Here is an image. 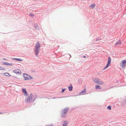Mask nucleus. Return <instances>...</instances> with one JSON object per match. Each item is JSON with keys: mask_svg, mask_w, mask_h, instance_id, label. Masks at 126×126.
<instances>
[{"mask_svg": "<svg viewBox=\"0 0 126 126\" xmlns=\"http://www.w3.org/2000/svg\"><path fill=\"white\" fill-rule=\"evenodd\" d=\"M2 113H2V112H0V114H2Z\"/></svg>", "mask_w": 126, "mask_h": 126, "instance_id": "36", "label": "nucleus"}, {"mask_svg": "<svg viewBox=\"0 0 126 126\" xmlns=\"http://www.w3.org/2000/svg\"><path fill=\"white\" fill-rule=\"evenodd\" d=\"M111 106H108V107L107 108V109H108L110 110H111Z\"/></svg>", "mask_w": 126, "mask_h": 126, "instance_id": "22", "label": "nucleus"}, {"mask_svg": "<svg viewBox=\"0 0 126 126\" xmlns=\"http://www.w3.org/2000/svg\"><path fill=\"white\" fill-rule=\"evenodd\" d=\"M23 76L25 80L33 79L32 77L26 73L23 74Z\"/></svg>", "mask_w": 126, "mask_h": 126, "instance_id": "4", "label": "nucleus"}, {"mask_svg": "<svg viewBox=\"0 0 126 126\" xmlns=\"http://www.w3.org/2000/svg\"><path fill=\"white\" fill-rule=\"evenodd\" d=\"M0 70H5V69L4 68V67H2L0 66Z\"/></svg>", "mask_w": 126, "mask_h": 126, "instance_id": "23", "label": "nucleus"}, {"mask_svg": "<svg viewBox=\"0 0 126 126\" xmlns=\"http://www.w3.org/2000/svg\"><path fill=\"white\" fill-rule=\"evenodd\" d=\"M13 59L15 60L18 61H23V60L21 59H19L17 58H13Z\"/></svg>", "mask_w": 126, "mask_h": 126, "instance_id": "14", "label": "nucleus"}, {"mask_svg": "<svg viewBox=\"0 0 126 126\" xmlns=\"http://www.w3.org/2000/svg\"><path fill=\"white\" fill-rule=\"evenodd\" d=\"M88 125L89 126H90L89 125Z\"/></svg>", "mask_w": 126, "mask_h": 126, "instance_id": "40", "label": "nucleus"}, {"mask_svg": "<svg viewBox=\"0 0 126 126\" xmlns=\"http://www.w3.org/2000/svg\"><path fill=\"white\" fill-rule=\"evenodd\" d=\"M71 86H69L68 87V88L69 89V90L70 91H72V90L73 87L72 86V85L71 84H70Z\"/></svg>", "mask_w": 126, "mask_h": 126, "instance_id": "11", "label": "nucleus"}, {"mask_svg": "<svg viewBox=\"0 0 126 126\" xmlns=\"http://www.w3.org/2000/svg\"><path fill=\"white\" fill-rule=\"evenodd\" d=\"M94 121H90V123H94Z\"/></svg>", "mask_w": 126, "mask_h": 126, "instance_id": "27", "label": "nucleus"}, {"mask_svg": "<svg viewBox=\"0 0 126 126\" xmlns=\"http://www.w3.org/2000/svg\"><path fill=\"white\" fill-rule=\"evenodd\" d=\"M98 84H99L102 85L104 84V83L102 81H99V83Z\"/></svg>", "mask_w": 126, "mask_h": 126, "instance_id": "20", "label": "nucleus"}, {"mask_svg": "<svg viewBox=\"0 0 126 126\" xmlns=\"http://www.w3.org/2000/svg\"><path fill=\"white\" fill-rule=\"evenodd\" d=\"M13 64L12 63H9L8 65H9L10 66H12Z\"/></svg>", "mask_w": 126, "mask_h": 126, "instance_id": "29", "label": "nucleus"}, {"mask_svg": "<svg viewBox=\"0 0 126 126\" xmlns=\"http://www.w3.org/2000/svg\"><path fill=\"white\" fill-rule=\"evenodd\" d=\"M2 64L3 65H8L9 63L7 62H4L2 63Z\"/></svg>", "mask_w": 126, "mask_h": 126, "instance_id": "18", "label": "nucleus"}, {"mask_svg": "<svg viewBox=\"0 0 126 126\" xmlns=\"http://www.w3.org/2000/svg\"><path fill=\"white\" fill-rule=\"evenodd\" d=\"M95 4H91L90 6V8L91 7V8L92 9H93L95 7Z\"/></svg>", "mask_w": 126, "mask_h": 126, "instance_id": "15", "label": "nucleus"}, {"mask_svg": "<svg viewBox=\"0 0 126 126\" xmlns=\"http://www.w3.org/2000/svg\"><path fill=\"white\" fill-rule=\"evenodd\" d=\"M4 74L6 76L10 77L11 76V75L8 73H4Z\"/></svg>", "mask_w": 126, "mask_h": 126, "instance_id": "17", "label": "nucleus"}, {"mask_svg": "<svg viewBox=\"0 0 126 126\" xmlns=\"http://www.w3.org/2000/svg\"><path fill=\"white\" fill-rule=\"evenodd\" d=\"M86 125H86H85V126H86V125Z\"/></svg>", "mask_w": 126, "mask_h": 126, "instance_id": "41", "label": "nucleus"}, {"mask_svg": "<svg viewBox=\"0 0 126 126\" xmlns=\"http://www.w3.org/2000/svg\"><path fill=\"white\" fill-rule=\"evenodd\" d=\"M33 72H34L35 71H33Z\"/></svg>", "mask_w": 126, "mask_h": 126, "instance_id": "38", "label": "nucleus"}, {"mask_svg": "<svg viewBox=\"0 0 126 126\" xmlns=\"http://www.w3.org/2000/svg\"><path fill=\"white\" fill-rule=\"evenodd\" d=\"M33 72H34L35 71H33Z\"/></svg>", "mask_w": 126, "mask_h": 126, "instance_id": "39", "label": "nucleus"}, {"mask_svg": "<svg viewBox=\"0 0 126 126\" xmlns=\"http://www.w3.org/2000/svg\"><path fill=\"white\" fill-rule=\"evenodd\" d=\"M83 57L84 58H85L86 57V56H83Z\"/></svg>", "mask_w": 126, "mask_h": 126, "instance_id": "34", "label": "nucleus"}, {"mask_svg": "<svg viewBox=\"0 0 126 126\" xmlns=\"http://www.w3.org/2000/svg\"><path fill=\"white\" fill-rule=\"evenodd\" d=\"M37 96V95L36 94L33 95L32 94H31L25 99V102L26 103L28 102V101L30 102V103L34 101Z\"/></svg>", "mask_w": 126, "mask_h": 126, "instance_id": "1", "label": "nucleus"}, {"mask_svg": "<svg viewBox=\"0 0 126 126\" xmlns=\"http://www.w3.org/2000/svg\"><path fill=\"white\" fill-rule=\"evenodd\" d=\"M78 82L79 84H81V82L80 80H78Z\"/></svg>", "mask_w": 126, "mask_h": 126, "instance_id": "26", "label": "nucleus"}, {"mask_svg": "<svg viewBox=\"0 0 126 126\" xmlns=\"http://www.w3.org/2000/svg\"><path fill=\"white\" fill-rule=\"evenodd\" d=\"M101 38H100L98 37L96 39V41H97L98 40H101Z\"/></svg>", "mask_w": 126, "mask_h": 126, "instance_id": "24", "label": "nucleus"}, {"mask_svg": "<svg viewBox=\"0 0 126 126\" xmlns=\"http://www.w3.org/2000/svg\"><path fill=\"white\" fill-rule=\"evenodd\" d=\"M45 126H53L52 124H51L50 125H47Z\"/></svg>", "mask_w": 126, "mask_h": 126, "instance_id": "28", "label": "nucleus"}, {"mask_svg": "<svg viewBox=\"0 0 126 126\" xmlns=\"http://www.w3.org/2000/svg\"><path fill=\"white\" fill-rule=\"evenodd\" d=\"M22 92L24 94L25 96H27L28 94L27 93V91L25 89H22Z\"/></svg>", "mask_w": 126, "mask_h": 126, "instance_id": "7", "label": "nucleus"}, {"mask_svg": "<svg viewBox=\"0 0 126 126\" xmlns=\"http://www.w3.org/2000/svg\"><path fill=\"white\" fill-rule=\"evenodd\" d=\"M116 82L117 83H118L119 82V80H117L116 81Z\"/></svg>", "mask_w": 126, "mask_h": 126, "instance_id": "31", "label": "nucleus"}, {"mask_svg": "<svg viewBox=\"0 0 126 126\" xmlns=\"http://www.w3.org/2000/svg\"><path fill=\"white\" fill-rule=\"evenodd\" d=\"M100 80L99 79H98V78H97L94 80V82L95 83L98 84L99 83V81H100Z\"/></svg>", "mask_w": 126, "mask_h": 126, "instance_id": "9", "label": "nucleus"}, {"mask_svg": "<svg viewBox=\"0 0 126 126\" xmlns=\"http://www.w3.org/2000/svg\"><path fill=\"white\" fill-rule=\"evenodd\" d=\"M126 104V99L123 101L121 103V105L122 106H124Z\"/></svg>", "mask_w": 126, "mask_h": 126, "instance_id": "16", "label": "nucleus"}, {"mask_svg": "<svg viewBox=\"0 0 126 126\" xmlns=\"http://www.w3.org/2000/svg\"><path fill=\"white\" fill-rule=\"evenodd\" d=\"M13 72L15 73L18 74L19 75H21V72L20 69H17L14 70L13 71Z\"/></svg>", "mask_w": 126, "mask_h": 126, "instance_id": "6", "label": "nucleus"}, {"mask_svg": "<svg viewBox=\"0 0 126 126\" xmlns=\"http://www.w3.org/2000/svg\"><path fill=\"white\" fill-rule=\"evenodd\" d=\"M65 90L66 89L65 88L62 89V93H63Z\"/></svg>", "mask_w": 126, "mask_h": 126, "instance_id": "21", "label": "nucleus"}, {"mask_svg": "<svg viewBox=\"0 0 126 126\" xmlns=\"http://www.w3.org/2000/svg\"><path fill=\"white\" fill-rule=\"evenodd\" d=\"M69 55H70V58L71 57V55H70V54H69Z\"/></svg>", "mask_w": 126, "mask_h": 126, "instance_id": "37", "label": "nucleus"}, {"mask_svg": "<svg viewBox=\"0 0 126 126\" xmlns=\"http://www.w3.org/2000/svg\"><path fill=\"white\" fill-rule=\"evenodd\" d=\"M69 109V108L67 107L65 108L63 110H62V114H61V116L62 118H64L65 117Z\"/></svg>", "mask_w": 126, "mask_h": 126, "instance_id": "3", "label": "nucleus"}, {"mask_svg": "<svg viewBox=\"0 0 126 126\" xmlns=\"http://www.w3.org/2000/svg\"><path fill=\"white\" fill-rule=\"evenodd\" d=\"M34 27L37 30L38 29V25L37 24H35L34 25Z\"/></svg>", "mask_w": 126, "mask_h": 126, "instance_id": "19", "label": "nucleus"}, {"mask_svg": "<svg viewBox=\"0 0 126 126\" xmlns=\"http://www.w3.org/2000/svg\"><path fill=\"white\" fill-rule=\"evenodd\" d=\"M40 45L39 43L38 42H37L35 44V48L34 49V52L36 56L38 55L40 50Z\"/></svg>", "mask_w": 126, "mask_h": 126, "instance_id": "2", "label": "nucleus"}, {"mask_svg": "<svg viewBox=\"0 0 126 126\" xmlns=\"http://www.w3.org/2000/svg\"><path fill=\"white\" fill-rule=\"evenodd\" d=\"M122 42L120 40H119L115 44V45L116 46L117 45H120L121 44Z\"/></svg>", "mask_w": 126, "mask_h": 126, "instance_id": "10", "label": "nucleus"}, {"mask_svg": "<svg viewBox=\"0 0 126 126\" xmlns=\"http://www.w3.org/2000/svg\"><path fill=\"white\" fill-rule=\"evenodd\" d=\"M95 89H101V88L100 86L96 84L95 85Z\"/></svg>", "mask_w": 126, "mask_h": 126, "instance_id": "13", "label": "nucleus"}, {"mask_svg": "<svg viewBox=\"0 0 126 126\" xmlns=\"http://www.w3.org/2000/svg\"><path fill=\"white\" fill-rule=\"evenodd\" d=\"M115 86H111L110 88H110H114V87H115Z\"/></svg>", "mask_w": 126, "mask_h": 126, "instance_id": "30", "label": "nucleus"}, {"mask_svg": "<svg viewBox=\"0 0 126 126\" xmlns=\"http://www.w3.org/2000/svg\"><path fill=\"white\" fill-rule=\"evenodd\" d=\"M86 92V90L85 89H84L81 92L79 93V95H84L85 94V93Z\"/></svg>", "mask_w": 126, "mask_h": 126, "instance_id": "8", "label": "nucleus"}, {"mask_svg": "<svg viewBox=\"0 0 126 126\" xmlns=\"http://www.w3.org/2000/svg\"><path fill=\"white\" fill-rule=\"evenodd\" d=\"M111 58L110 57H109L108 58V62L107 64L103 68V70H105L111 64Z\"/></svg>", "mask_w": 126, "mask_h": 126, "instance_id": "5", "label": "nucleus"}, {"mask_svg": "<svg viewBox=\"0 0 126 126\" xmlns=\"http://www.w3.org/2000/svg\"><path fill=\"white\" fill-rule=\"evenodd\" d=\"M3 60H7V59H6V58H3Z\"/></svg>", "mask_w": 126, "mask_h": 126, "instance_id": "32", "label": "nucleus"}, {"mask_svg": "<svg viewBox=\"0 0 126 126\" xmlns=\"http://www.w3.org/2000/svg\"><path fill=\"white\" fill-rule=\"evenodd\" d=\"M56 98L55 97H53L52 98V99H55Z\"/></svg>", "mask_w": 126, "mask_h": 126, "instance_id": "35", "label": "nucleus"}, {"mask_svg": "<svg viewBox=\"0 0 126 126\" xmlns=\"http://www.w3.org/2000/svg\"><path fill=\"white\" fill-rule=\"evenodd\" d=\"M67 121H64L63 123V126H67Z\"/></svg>", "mask_w": 126, "mask_h": 126, "instance_id": "12", "label": "nucleus"}, {"mask_svg": "<svg viewBox=\"0 0 126 126\" xmlns=\"http://www.w3.org/2000/svg\"><path fill=\"white\" fill-rule=\"evenodd\" d=\"M30 15L32 17H33L34 16V15L32 13H30Z\"/></svg>", "mask_w": 126, "mask_h": 126, "instance_id": "25", "label": "nucleus"}, {"mask_svg": "<svg viewBox=\"0 0 126 126\" xmlns=\"http://www.w3.org/2000/svg\"><path fill=\"white\" fill-rule=\"evenodd\" d=\"M62 97H56V98H62Z\"/></svg>", "mask_w": 126, "mask_h": 126, "instance_id": "33", "label": "nucleus"}]
</instances>
